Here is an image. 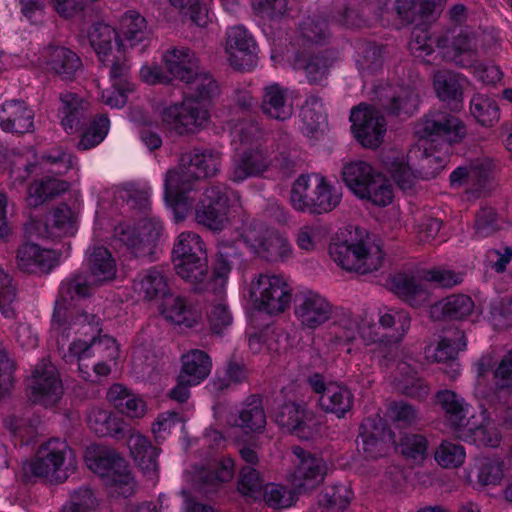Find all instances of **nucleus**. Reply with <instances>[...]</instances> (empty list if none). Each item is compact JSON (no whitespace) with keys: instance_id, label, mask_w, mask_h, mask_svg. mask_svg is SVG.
<instances>
[{"instance_id":"46","label":"nucleus","mask_w":512,"mask_h":512,"mask_svg":"<svg viewBox=\"0 0 512 512\" xmlns=\"http://www.w3.org/2000/svg\"><path fill=\"white\" fill-rule=\"evenodd\" d=\"M182 367L179 375L184 381L200 384L211 372V359L202 350L193 349L181 358Z\"/></svg>"},{"instance_id":"28","label":"nucleus","mask_w":512,"mask_h":512,"mask_svg":"<svg viewBox=\"0 0 512 512\" xmlns=\"http://www.w3.org/2000/svg\"><path fill=\"white\" fill-rule=\"evenodd\" d=\"M118 35V53L124 56L128 49L139 46V52H142L149 44L146 20L136 12L129 11L123 15Z\"/></svg>"},{"instance_id":"51","label":"nucleus","mask_w":512,"mask_h":512,"mask_svg":"<svg viewBox=\"0 0 512 512\" xmlns=\"http://www.w3.org/2000/svg\"><path fill=\"white\" fill-rule=\"evenodd\" d=\"M469 111L483 127H493L500 119L498 103L487 94L475 93L470 99Z\"/></svg>"},{"instance_id":"56","label":"nucleus","mask_w":512,"mask_h":512,"mask_svg":"<svg viewBox=\"0 0 512 512\" xmlns=\"http://www.w3.org/2000/svg\"><path fill=\"white\" fill-rule=\"evenodd\" d=\"M434 88L437 96L443 102L450 103L462 98L461 77L459 74L441 70L434 74Z\"/></svg>"},{"instance_id":"9","label":"nucleus","mask_w":512,"mask_h":512,"mask_svg":"<svg viewBox=\"0 0 512 512\" xmlns=\"http://www.w3.org/2000/svg\"><path fill=\"white\" fill-rule=\"evenodd\" d=\"M88 468L104 479L112 493L130 496L135 482L125 460L113 449L106 446L90 448L86 453Z\"/></svg>"},{"instance_id":"23","label":"nucleus","mask_w":512,"mask_h":512,"mask_svg":"<svg viewBox=\"0 0 512 512\" xmlns=\"http://www.w3.org/2000/svg\"><path fill=\"white\" fill-rule=\"evenodd\" d=\"M358 449L368 458H378L387 454L395 443L394 434L378 415L365 419L360 426Z\"/></svg>"},{"instance_id":"31","label":"nucleus","mask_w":512,"mask_h":512,"mask_svg":"<svg viewBox=\"0 0 512 512\" xmlns=\"http://www.w3.org/2000/svg\"><path fill=\"white\" fill-rule=\"evenodd\" d=\"M234 472V461L230 457H222L209 462L207 466L193 467L187 475L196 485L209 486L230 481Z\"/></svg>"},{"instance_id":"48","label":"nucleus","mask_w":512,"mask_h":512,"mask_svg":"<svg viewBox=\"0 0 512 512\" xmlns=\"http://www.w3.org/2000/svg\"><path fill=\"white\" fill-rule=\"evenodd\" d=\"M301 129L307 136H312L322 131L327 124V113L322 99L316 95H310L305 100L301 111Z\"/></svg>"},{"instance_id":"62","label":"nucleus","mask_w":512,"mask_h":512,"mask_svg":"<svg viewBox=\"0 0 512 512\" xmlns=\"http://www.w3.org/2000/svg\"><path fill=\"white\" fill-rule=\"evenodd\" d=\"M114 242L117 246L127 248L136 257L145 255L143 247L144 238L137 229L126 223H121L114 228Z\"/></svg>"},{"instance_id":"5","label":"nucleus","mask_w":512,"mask_h":512,"mask_svg":"<svg viewBox=\"0 0 512 512\" xmlns=\"http://www.w3.org/2000/svg\"><path fill=\"white\" fill-rule=\"evenodd\" d=\"M329 254L341 268L362 274L377 270L383 260L380 245L356 227L340 230L329 245Z\"/></svg>"},{"instance_id":"7","label":"nucleus","mask_w":512,"mask_h":512,"mask_svg":"<svg viewBox=\"0 0 512 512\" xmlns=\"http://www.w3.org/2000/svg\"><path fill=\"white\" fill-rule=\"evenodd\" d=\"M463 281L462 274L451 270L433 268L421 269L416 273H397L389 280L393 293L412 307H420L430 299L427 283L450 288Z\"/></svg>"},{"instance_id":"10","label":"nucleus","mask_w":512,"mask_h":512,"mask_svg":"<svg viewBox=\"0 0 512 512\" xmlns=\"http://www.w3.org/2000/svg\"><path fill=\"white\" fill-rule=\"evenodd\" d=\"M88 274H77L62 283L60 294L63 301L69 296L85 297L90 294L92 287L114 279L116 263L111 253L104 247L92 250L87 260Z\"/></svg>"},{"instance_id":"33","label":"nucleus","mask_w":512,"mask_h":512,"mask_svg":"<svg viewBox=\"0 0 512 512\" xmlns=\"http://www.w3.org/2000/svg\"><path fill=\"white\" fill-rule=\"evenodd\" d=\"M127 446L135 463L144 474L154 477L158 471L160 450L152 446L150 440L139 432L132 431L127 439Z\"/></svg>"},{"instance_id":"60","label":"nucleus","mask_w":512,"mask_h":512,"mask_svg":"<svg viewBox=\"0 0 512 512\" xmlns=\"http://www.w3.org/2000/svg\"><path fill=\"white\" fill-rule=\"evenodd\" d=\"M383 47L374 43H363L357 48L356 65L361 74H372L382 67Z\"/></svg>"},{"instance_id":"21","label":"nucleus","mask_w":512,"mask_h":512,"mask_svg":"<svg viewBox=\"0 0 512 512\" xmlns=\"http://www.w3.org/2000/svg\"><path fill=\"white\" fill-rule=\"evenodd\" d=\"M37 62L45 71L65 81L74 80L82 67V61L74 51L52 43L39 50Z\"/></svg>"},{"instance_id":"38","label":"nucleus","mask_w":512,"mask_h":512,"mask_svg":"<svg viewBox=\"0 0 512 512\" xmlns=\"http://www.w3.org/2000/svg\"><path fill=\"white\" fill-rule=\"evenodd\" d=\"M481 421H471L470 424L463 428L457 436L465 442L474 444L478 447H497L499 446L502 436L494 423V421L481 414Z\"/></svg>"},{"instance_id":"25","label":"nucleus","mask_w":512,"mask_h":512,"mask_svg":"<svg viewBox=\"0 0 512 512\" xmlns=\"http://www.w3.org/2000/svg\"><path fill=\"white\" fill-rule=\"evenodd\" d=\"M437 45L439 48L446 49V57L463 68L473 66L477 60L478 41L474 32L460 30L451 39L448 36L440 37Z\"/></svg>"},{"instance_id":"29","label":"nucleus","mask_w":512,"mask_h":512,"mask_svg":"<svg viewBox=\"0 0 512 512\" xmlns=\"http://www.w3.org/2000/svg\"><path fill=\"white\" fill-rule=\"evenodd\" d=\"M168 76L182 82L191 81L201 68L196 54L187 47H172L162 56Z\"/></svg>"},{"instance_id":"45","label":"nucleus","mask_w":512,"mask_h":512,"mask_svg":"<svg viewBox=\"0 0 512 512\" xmlns=\"http://www.w3.org/2000/svg\"><path fill=\"white\" fill-rule=\"evenodd\" d=\"M76 229L75 214L67 205L56 207L46 217L45 236L47 238L60 239L72 236Z\"/></svg>"},{"instance_id":"42","label":"nucleus","mask_w":512,"mask_h":512,"mask_svg":"<svg viewBox=\"0 0 512 512\" xmlns=\"http://www.w3.org/2000/svg\"><path fill=\"white\" fill-rule=\"evenodd\" d=\"M69 187V182L65 180L46 176L28 186L27 201L29 205L37 207L64 194Z\"/></svg>"},{"instance_id":"32","label":"nucleus","mask_w":512,"mask_h":512,"mask_svg":"<svg viewBox=\"0 0 512 512\" xmlns=\"http://www.w3.org/2000/svg\"><path fill=\"white\" fill-rule=\"evenodd\" d=\"M161 314L166 321L184 327L196 326L200 319V312L184 297L167 295L162 303Z\"/></svg>"},{"instance_id":"4","label":"nucleus","mask_w":512,"mask_h":512,"mask_svg":"<svg viewBox=\"0 0 512 512\" xmlns=\"http://www.w3.org/2000/svg\"><path fill=\"white\" fill-rule=\"evenodd\" d=\"M189 91L180 103L164 108L162 122L177 134L198 131L209 120L208 104L218 95V85L212 76L200 68L191 81L185 82Z\"/></svg>"},{"instance_id":"11","label":"nucleus","mask_w":512,"mask_h":512,"mask_svg":"<svg viewBox=\"0 0 512 512\" xmlns=\"http://www.w3.org/2000/svg\"><path fill=\"white\" fill-rule=\"evenodd\" d=\"M249 297L256 310L277 315L289 307L292 288L281 275L258 274L251 280Z\"/></svg>"},{"instance_id":"63","label":"nucleus","mask_w":512,"mask_h":512,"mask_svg":"<svg viewBox=\"0 0 512 512\" xmlns=\"http://www.w3.org/2000/svg\"><path fill=\"white\" fill-rule=\"evenodd\" d=\"M476 477L483 486H496L504 477L503 461L495 458H480L475 462Z\"/></svg>"},{"instance_id":"40","label":"nucleus","mask_w":512,"mask_h":512,"mask_svg":"<svg viewBox=\"0 0 512 512\" xmlns=\"http://www.w3.org/2000/svg\"><path fill=\"white\" fill-rule=\"evenodd\" d=\"M314 190L310 199V213L324 214L334 210L340 203L342 194L320 174H313Z\"/></svg>"},{"instance_id":"58","label":"nucleus","mask_w":512,"mask_h":512,"mask_svg":"<svg viewBox=\"0 0 512 512\" xmlns=\"http://www.w3.org/2000/svg\"><path fill=\"white\" fill-rule=\"evenodd\" d=\"M232 256V253L227 251L226 248L218 252L213 266L212 277L210 280H206V290H211L215 294H221L223 292L232 270Z\"/></svg>"},{"instance_id":"12","label":"nucleus","mask_w":512,"mask_h":512,"mask_svg":"<svg viewBox=\"0 0 512 512\" xmlns=\"http://www.w3.org/2000/svg\"><path fill=\"white\" fill-rule=\"evenodd\" d=\"M241 239L247 247L268 262H283L293 256L289 240L255 221L244 224Z\"/></svg>"},{"instance_id":"34","label":"nucleus","mask_w":512,"mask_h":512,"mask_svg":"<svg viewBox=\"0 0 512 512\" xmlns=\"http://www.w3.org/2000/svg\"><path fill=\"white\" fill-rule=\"evenodd\" d=\"M271 160L262 150L248 149L234 159L230 169V179L233 182H242L249 177L258 176L268 169Z\"/></svg>"},{"instance_id":"20","label":"nucleus","mask_w":512,"mask_h":512,"mask_svg":"<svg viewBox=\"0 0 512 512\" xmlns=\"http://www.w3.org/2000/svg\"><path fill=\"white\" fill-rule=\"evenodd\" d=\"M276 423L301 439H310L318 431V422L312 410L304 403L288 401L274 414Z\"/></svg>"},{"instance_id":"59","label":"nucleus","mask_w":512,"mask_h":512,"mask_svg":"<svg viewBox=\"0 0 512 512\" xmlns=\"http://www.w3.org/2000/svg\"><path fill=\"white\" fill-rule=\"evenodd\" d=\"M327 231L319 223H310L300 226L294 234L297 247L311 253L321 246L326 239Z\"/></svg>"},{"instance_id":"18","label":"nucleus","mask_w":512,"mask_h":512,"mask_svg":"<svg viewBox=\"0 0 512 512\" xmlns=\"http://www.w3.org/2000/svg\"><path fill=\"white\" fill-rule=\"evenodd\" d=\"M29 399L45 407L55 405L62 396V383L55 365L49 360L39 362L30 378Z\"/></svg>"},{"instance_id":"49","label":"nucleus","mask_w":512,"mask_h":512,"mask_svg":"<svg viewBox=\"0 0 512 512\" xmlns=\"http://www.w3.org/2000/svg\"><path fill=\"white\" fill-rule=\"evenodd\" d=\"M87 424L89 428L98 436H111L120 438L123 435V420L112 412L93 407L87 415Z\"/></svg>"},{"instance_id":"53","label":"nucleus","mask_w":512,"mask_h":512,"mask_svg":"<svg viewBox=\"0 0 512 512\" xmlns=\"http://www.w3.org/2000/svg\"><path fill=\"white\" fill-rule=\"evenodd\" d=\"M378 173L365 161H355L344 166L343 179L350 190L358 196Z\"/></svg>"},{"instance_id":"35","label":"nucleus","mask_w":512,"mask_h":512,"mask_svg":"<svg viewBox=\"0 0 512 512\" xmlns=\"http://www.w3.org/2000/svg\"><path fill=\"white\" fill-rule=\"evenodd\" d=\"M312 51H295L293 66L303 69L310 83H320L328 75L330 67L335 62L332 52L311 55Z\"/></svg>"},{"instance_id":"57","label":"nucleus","mask_w":512,"mask_h":512,"mask_svg":"<svg viewBox=\"0 0 512 512\" xmlns=\"http://www.w3.org/2000/svg\"><path fill=\"white\" fill-rule=\"evenodd\" d=\"M110 120L105 115L95 117L83 130L77 143L78 150L86 151L99 145L107 136Z\"/></svg>"},{"instance_id":"19","label":"nucleus","mask_w":512,"mask_h":512,"mask_svg":"<svg viewBox=\"0 0 512 512\" xmlns=\"http://www.w3.org/2000/svg\"><path fill=\"white\" fill-rule=\"evenodd\" d=\"M225 53L229 64L237 70H250L256 65L258 46L243 25L226 30Z\"/></svg>"},{"instance_id":"47","label":"nucleus","mask_w":512,"mask_h":512,"mask_svg":"<svg viewBox=\"0 0 512 512\" xmlns=\"http://www.w3.org/2000/svg\"><path fill=\"white\" fill-rule=\"evenodd\" d=\"M466 347L464 335L460 331H453L451 336L441 337L436 343L425 348V358L429 362H446L454 360L459 352Z\"/></svg>"},{"instance_id":"6","label":"nucleus","mask_w":512,"mask_h":512,"mask_svg":"<svg viewBox=\"0 0 512 512\" xmlns=\"http://www.w3.org/2000/svg\"><path fill=\"white\" fill-rule=\"evenodd\" d=\"M76 458L66 441L52 438L42 443L35 455L22 464L24 481L43 479L52 484L65 482L76 470Z\"/></svg>"},{"instance_id":"61","label":"nucleus","mask_w":512,"mask_h":512,"mask_svg":"<svg viewBox=\"0 0 512 512\" xmlns=\"http://www.w3.org/2000/svg\"><path fill=\"white\" fill-rule=\"evenodd\" d=\"M314 190V180L312 175H300L292 184L290 192V204L300 212L310 213V199Z\"/></svg>"},{"instance_id":"41","label":"nucleus","mask_w":512,"mask_h":512,"mask_svg":"<svg viewBox=\"0 0 512 512\" xmlns=\"http://www.w3.org/2000/svg\"><path fill=\"white\" fill-rule=\"evenodd\" d=\"M134 290L146 300L164 299L168 295V283L163 271L159 268H150L141 272L134 281Z\"/></svg>"},{"instance_id":"8","label":"nucleus","mask_w":512,"mask_h":512,"mask_svg":"<svg viewBox=\"0 0 512 512\" xmlns=\"http://www.w3.org/2000/svg\"><path fill=\"white\" fill-rule=\"evenodd\" d=\"M408 158L410 161H418L417 164L413 163L415 168L406 163L403 154L396 150H391L382 156L385 168L403 190L411 188L417 176L424 179L434 178L448 161L446 154L435 155L425 146L423 150L417 148L410 151Z\"/></svg>"},{"instance_id":"15","label":"nucleus","mask_w":512,"mask_h":512,"mask_svg":"<svg viewBox=\"0 0 512 512\" xmlns=\"http://www.w3.org/2000/svg\"><path fill=\"white\" fill-rule=\"evenodd\" d=\"M294 471L291 476L293 489L298 493L309 492L321 485L328 473V463L319 455L299 446L292 448Z\"/></svg>"},{"instance_id":"43","label":"nucleus","mask_w":512,"mask_h":512,"mask_svg":"<svg viewBox=\"0 0 512 512\" xmlns=\"http://www.w3.org/2000/svg\"><path fill=\"white\" fill-rule=\"evenodd\" d=\"M234 425L250 432H261L266 426V414L259 396L246 399L233 420Z\"/></svg>"},{"instance_id":"37","label":"nucleus","mask_w":512,"mask_h":512,"mask_svg":"<svg viewBox=\"0 0 512 512\" xmlns=\"http://www.w3.org/2000/svg\"><path fill=\"white\" fill-rule=\"evenodd\" d=\"M55 262V252L43 249L37 244L27 243L18 250V267L28 273L49 272L54 267Z\"/></svg>"},{"instance_id":"44","label":"nucleus","mask_w":512,"mask_h":512,"mask_svg":"<svg viewBox=\"0 0 512 512\" xmlns=\"http://www.w3.org/2000/svg\"><path fill=\"white\" fill-rule=\"evenodd\" d=\"M443 3L444 0H395L394 8L401 20L412 23L439 14Z\"/></svg>"},{"instance_id":"27","label":"nucleus","mask_w":512,"mask_h":512,"mask_svg":"<svg viewBox=\"0 0 512 512\" xmlns=\"http://www.w3.org/2000/svg\"><path fill=\"white\" fill-rule=\"evenodd\" d=\"M0 127L17 135L33 132L34 112L22 100H6L0 104Z\"/></svg>"},{"instance_id":"24","label":"nucleus","mask_w":512,"mask_h":512,"mask_svg":"<svg viewBox=\"0 0 512 512\" xmlns=\"http://www.w3.org/2000/svg\"><path fill=\"white\" fill-rule=\"evenodd\" d=\"M374 99L389 113L410 115L417 110L418 95L409 87H393L389 83H379L373 87Z\"/></svg>"},{"instance_id":"64","label":"nucleus","mask_w":512,"mask_h":512,"mask_svg":"<svg viewBox=\"0 0 512 512\" xmlns=\"http://www.w3.org/2000/svg\"><path fill=\"white\" fill-rule=\"evenodd\" d=\"M97 500L93 492L86 487L74 490L70 494V500L65 503L60 512H94Z\"/></svg>"},{"instance_id":"36","label":"nucleus","mask_w":512,"mask_h":512,"mask_svg":"<svg viewBox=\"0 0 512 512\" xmlns=\"http://www.w3.org/2000/svg\"><path fill=\"white\" fill-rule=\"evenodd\" d=\"M88 102L72 92H63L59 96L57 116L60 124L68 134L78 129L88 110Z\"/></svg>"},{"instance_id":"13","label":"nucleus","mask_w":512,"mask_h":512,"mask_svg":"<svg viewBox=\"0 0 512 512\" xmlns=\"http://www.w3.org/2000/svg\"><path fill=\"white\" fill-rule=\"evenodd\" d=\"M88 39L99 60L109 67L112 78L125 76L129 72L125 56L118 53L119 35L112 26L95 23L88 31Z\"/></svg>"},{"instance_id":"22","label":"nucleus","mask_w":512,"mask_h":512,"mask_svg":"<svg viewBox=\"0 0 512 512\" xmlns=\"http://www.w3.org/2000/svg\"><path fill=\"white\" fill-rule=\"evenodd\" d=\"M308 384L315 393L320 395L319 405L325 412L341 418L351 409L353 394L345 386L336 382L325 383L319 374L310 376Z\"/></svg>"},{"instance_id":"54","label":"nucleus","mask_w":512,"mask_h":512,"mask_svg":"<svg viewBox=\"0 0 512 512\" xmlns=\"http://www.w3.org/2000/svg\"><path fill=\"white\" fill-rule=\"evenodd\" d=\"M207 256L206 247L201 237L194 232H182L173 246L174 261L199 259Z\"/></svg>"},{"instance_id":"50","label":"nucleus","mask_w":512,"mask_h":512,"mask_svg":"<svg viewBox=\"0 0 512 512\" xmlns=\"http://www.w3.org/2000/svg\"><path fill=\"white\" fill-rule=\"evenodd\" d=\"M326 20L320 16H308L299 24L297 51H312V47L328 37Z\"/></svg>"},{"instance_id":"26","label":"nucleus","mask_w":512,"mask_h":512,"mask_svg":"<svg viewBox=\"0 0 512 512\" xmlns=\"http://www.w3.org/2000/svg\"><path fill=\"white\" fill-rule=\"evenodd\" d=\"M435 399L444 413L446 422L456 435L470 424V420L475 418L471 405L461 395L452 390L438 391Z\"/></svg>"},{"instance_id":"3","label":"nucleus","mask_w":512,"mask_h":512,"mask_svg":"<svg viewBox=\"0 0 512 512\" xmlns=\"http://www.w3.org/2000/svg\"><path fill=\"white\" fill-rule=\"evenodd\" d=\"M379 324L390 330L387 340H380L373 350V358L383 367L393 369L394 385L401 393L417 399L429 394L428 385L417 377L418 364L410 355L399 350L411 325V318L405 310L385 308L379 311Z\"/></svg>"},{"instance_id":"52","label":"nucleus","mask_w":512,"mask_h":512,"mask_svg":"<svg viewBox=\"0 0 512 512\" xmlns=\"http://www.w3.org/2000/svg\"><path fill=\"white\" fill-rule=\"evenodd\" d=\"M176 273L185 281L191 283L195 290H206L208 278V257L174 261Z\"/></svg>"},{"instance_id":"55","label":"nucleus","mask_w":512,"mask_h":512,"mask_svg":"<svg viewBox=\"0 0 512 512\" xmlns=\"http://www.w3.org/2000/svg\"><path fill=\"white\" fill-rule=\"evenodd\" d=\"M357 197L374 206L386 207L393 201L394 189L390 181L378 173Z\"/></svg>"},{"instance_id":"17","label":"nucleus","mask_w":512,"mask_h":512,"mask_svg":"<svg viewBox=\"0 0 512 512\" xmlns=\"http://www.w3.org/2000/svg\"><path fill=\"white\" fill-rule=\"evenodd\" d=\"M333 315V306L326 297L312 290L298 293L294 301V316L303 330H315Z\"/></svg>"},{"instance_id":"39","label":"nucleus","mask_w":512,"mask_h":512,"mask_svg":"<svg viewBox=\"0 0 512 512\" xmlns=\"http://www.w3.org/2000/svg\"><path fill=\"white\" fill-rule=\"evenodd\" d=\"M475 309L472 298L465 294H453L430 307V316L434 320L442 318L464 319Z\"/></svg>"},{"instance_id":"16","label":"nucleus","mask_w":512,"mask_h":512,"mask_svg":"<svg viewBox=\"0 0 512 512\" xmlns=\"http://www.w3.org/2000/svg\"><path fill=\"white\" fill-rule=\"evenodd\" d=\"M416 133L431 142L448 146L461 142L467 134L466 126L458 117L447 112H433L418 125Z\"/></svg>"},{"instance_id":"30","label":"nucleus","mask_w":512,"mask_h":512,"mask_svg":"<svg viewBox=\"0 0 512 512\" xmlns=\"http://www.w3.org/2000/svg\"><path fill=\"white\" fill-rule=\"evenodd\" d=\"M287 87L270 82L263 86L260 102L261 112L269 119L285 121L293 115V104L289 101Z\"/></svg>"},{"instance_id":"1","label":"nucleus","mask_w":512,"mask_h":512,"mask_svg":"<svg viewBox=\"0 0 512 512\" xmlns=\"http://www.w3.org/2000/svg\"><path fill=\"white\" fill-rule=\"evenodd\" d=\"M183 167L167 171L164 195L178 219L195 211V221L211 231L223 230L230 221L229 213L239 200L236 192L224 184H214L202 192L194 188L193 179L216 175L221 166V154L212 149H194L182 158Z\"/></svg>"},{"instance_id":"2","label":"nucleus","mask_w":512,"mask_h":512,"mask_svg":"<svg viewBox=\"0 0 512 512\" xmlns=\"http://www.w3.org/2000/svg\"><path fill=\"white\" fill-rule=\"evenodd\" d=\"M62 307L56 302L52 329L57 334V345L63 351L66 363H77L80 376L92 380L89 360L93 356L116 361L119 348L116 340L108 335L99 336L100 320L94 314L77 312L70 315L68 322L61 320Z\"/></svg>"},{"instance_id":"14","label":"nucleus","mask_w":512,"mask_h":512,"mask_svg":"<svg viewBox=\"0 0 512 512\" xmlns=\"http://www.w3.org/2000/svg\"><path fill=\"white\" fill-rule=\"evenodd\" d=\"M351 129L355 139L365 148H378L384 141L387 124L372 105L361 103L351 110Z\"/></svg>"}]
</instances>
